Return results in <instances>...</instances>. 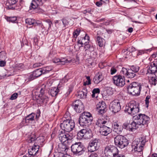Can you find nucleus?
Instances as JSON below:
<instances>
[{
	"instance_id": "nucleus-1",
	"label": "nucleus",
	"mask_w": 157,
	"mask_h": 157,
	"mask_svg": "<svg viewBox=\"0 0 157 157\" xmlns=\"http://www.w3.org/2000/svg\"><path fill=\"white\" fill-rule=\"evenodd\" d=\"M93 120V117L90 113L84 112L79 117L78 122L81 126L84 127L88 126L92 122Z\"/></svg>"
},
{
	"instance_id": "nucleus-2",
	"label": "nucleus",
	"mask_w": 157,
	"mask_h": 157,
	"mask_svg": "<svg viewBox=\"0 0 157 157\" xmlns=\"http://www.w3.org/2000/svg\"><path fill=\"white\" fill-rule=\"evenodd\" d=\"M141 88V84L137 82H132L127 87L128 93L133 95H139Z\"/></svg>"
},
{
	"instance_id": "nucleus-3",
	"label": "nucleus",
	"mask_w": 157,
	"mask_h": 157,
	"mask_svg": "<svg viewBox=\"0 0 157 157\" xmlns=\"http://www.w3.org/2000/svg\"><path fill=\"white\" fill-rule=\"evenodd\" d=\"M147 141L145 136L141 137L135 140L132 143V148L135 151L138 152L142 151L143 147Z\"/></svg>"
},
{
	"instance_id": "nucleus-4",
	"label": "nucleus",
	"mask_w": 157,
	"mask_h": 157,
	"mask_svg": "<svg viewBox=\"0 0 157 157\" xmlns=\"http://www.w3.org/2000/svg\"><path fill=\"white\" fill-rule=\"evenodd\" d=\"M139 104L138 102L132 101L128 104V106H126L125 111L133 116L139 112Z\"/></svg>"
},
{
	"instance_id": "nucleus-5",
	"label": "nucleus",
	"mask_w": 157,
	"mask_h": 157,
	"mask_svg": "<svg viewBox=\"0 0 157 157\" xmlns=\"http://www.w3.org/2000/svg\"><path fill=\"white\" fill-rule=\"evenodd\" d=\"M33 98L36 100L37 103L40 104L43 103L46 105L48 101V98L46 96H41L39 89L34 90L32 93Z\"/></svg>"
},
{
	"instance_id": "nucleus-6",
	"label": "nucleus",
	"mask_w": 157,
	"mask_h": 157,
	"mask_svg": "<svg viewBox=\"0 0 157 157\" xmlns=\"http://www.w3.org/2000/svg\"><path fill=\"white\" fill-rule=\"evenodd\" d=\"M104 153L106 157H116L118 153V151L115 147L109 145L105 147Z\"/></svg>"
},
{
	"instance_id": "nucleus-7",
	"label": "nucleus",
	"mask_w": 157,
	"mask_h": 157,
	"mask_svg": "<svg viewBox=\"0 0 157 157\" xmlns=\"http://www.w3.org/2000/svg\"><path fill=\"white\" fill-rule=\"evenodd\" d=\"M114 140L115 145L121 149L127 146L128 144V140L121 135L117 136L114 138Z\"/></svg>"
},
{
	"instance_id": "nucleus-8",
	"label": "nucleus",
	"mask_w": 157,
	"mask_h": 157,
	"mask_svg": "<svg viewBox=\"0 0 157 157\" xmlns=\"http://www.w3.org/2000/svg\"><path fill=\"white\" fill-rule=\"evenodd\" d=\"M75 126V123L72 120H64L60 125V127L62 130L68 132L72 131Z\"/></svg>"
},
{
	"instance_id": "nucleus-9",
	"label": "nucleus",
	"mask_w": 157,
	"mask_h": 157,
	"mask_svg": "<svg viewBox=\"0 0 157 157\" xmlns=\"http://www.w3.org/2000/svg\"><path fill=\"white\" fill-rule=\"evenodd\" d=\"M71 151L73 154L81 155L85 151L84 147L81 142H76L71 145Z\"/></svg>"
},
{
	"instance_id": "nucleus-10",
	"label": "nucleus",
	"mask_w": 157,
	"mask_h": 157,
	"mask_svg": "<svg viewBox=\"0 0 157 157\" xmlns=\"http://www.w3.org/2000/svg\"><path fill=\"white\" fill-rule=\"evenodd\" d=\"M133 119L139 125L146 124L148 123L150 120L149 117L145 114L142 113H140L134 116Z\"/></svg>"
},
{
	"instance_id": "nucleus-11",
	"label": "nucleus",
	"mask_w": 157,
	"mask_h": 157,
	"mask_svg": "<svg viewBox=\"0 0 157 157\" xmlns=\"http://www.w3.org/2000/svg\"><path fill=\"white\" fill-rule=\"evenodd\" d=\"M58 138L62 143L66 144H70L73 139L72 135L69 133H65L62 131L59 132Z\"/></svg>"
},
{
	"instance_id": "nucleus-12",
	"label": "nucleus",
	"mask_w": 157,
	"mask_h": 157,
	"mask_svg": "<svg viewBox=\"0 0 157 157\" xmlns=\"http://www.w3.org/2000/svg\"><path fill=\"white\" fill-rule=\"evenodd\" d=\"M109 108L114 113L119 112L121 108L119 101L117 100H115L111 102L109 105Z\"/></svg>"
},
{
	"instance_id": "nucleus-13",
	"label": "nucleus",
	"mask_w": 157,
	"mask_h": 157,
	"mask_svg": "<svg viewBox=\"0 0 157 157\" xmlns=\"http://www.w3.org/2000/svg\"><path fill=\"white\" fill-rule=\"evenodd\" d=\"M114 83L117 86H123L125 84V78L124 76L117 75L113 78Z\"/></svg>"
},
{
	"instance_id": "nucleus-14",
	"label": "nucleus",
	"mask_w": 157,
	"mask_h": 157,
	"mask_svg": "<svg viewBox=\"0 0 157 157\" xmlns=\"http://www.w3.org/2000/svg\"><path fill=\"white\" fill-rule=\"evenodd\" d=\"M100 143L98 140L95 139L91 140L89 143L88 147L89 151L93 152L97 150L100 147Z\"/></svg>"
},
{
	"instance_id": "nucleus-15",
	"label": "nucleus",
	"mask_w": 157,
	"mask_h": 157,
	"mask_svg": "<svg viewBox=\"0 0 157 157\" xmlns=\"http://www.w3.org/2000/svg\"><path fill=\"white\" fill-rule=\"evenodd\" d=\"M72 106L77 113H80L84 110V106L80 100L75 101L72 104Z\"/></svg>"
},
{
	"instance_id": "nucleus-16",
	"label": "nucleus",
	"mask_w": 157,
	"mask_h": 157,
	"mask_svg": "<svg viewBox=\"0 0 157 157\" xmlns=\"http://www.w3.org/2000/svg\"><path fill=\"white\" fill-rule=\"evenodd\" d=\"M146 75H154L157 72V65L153 62H151L150 65L147 67Z\"/></svg>"
},
{
	"instance_id": "nucleus-17",
	"label": "nucleus",
	"mask_w": 157,
	"mask_h": 157,
	"mask_svg": "<svg viewBox=\"0 0 157 157\" xmlns=\"http://www.w3.org/2000/svg\"><path fill=\"white\" fill-rule=\"evenodd\" d=\"M43 74L42 69L41 68L37 69L31 73L29 78V81L32 80L40 76Z\"/></svg>"
},
{
	"instance_id": "nucleus-18",
	"label": "nucleus",
	"mask_w": 157,
	"mask_h": 157,
	"mask_svg": "<svg viewBox=\"0 0 157 157\" xmlns=\"http://www.w3.org/2000/svg\"><path fill=\"white\" fill-rule=\"evenodd\" d=\"M46 0H32L30 6V9H36L38 6H42Z\"/></svg>"
},
{
	"instance_id": "nucleus-19",
	"label": "nucleus",
	"mask_w": 157,
	"mask_h": 157,
	"mask_svg": "<svg viewBox=\"0 0 157 157\" xmlns=\"http://www.w3.org/2000/svg\"><path fill=\"white\" fill-rule=\"evenodd\" d=\"M97 108L99 109L98 113L101 114H104L106 111L107 105L104 101L99 103L96 105Z\"/></svg>"
},
{
	"instance_id": "nucleus-20",
	"label": "nucleus",
	"mask_w": 157,
	"mask_h": 157,
	"mask_svg": "<svg viewBox=\"0 0 157 157\" xmlns=\"http://www.w3.org/2000/svg\"><path fill=\"white\" fill-rule=\"evenodd\" d=\"M35 116V114L34 113H32L28 115L25 117V118L23 119L22 122L23 124L25 123L27 124L29 123H31L33 121H34Z\"/></svg>"
},
{
	"instance_id": "nucleus-21",
	"label": "nucleus",
	"mask_w": 157,
	"mask_h": 157,
	"mask_svg": "<svg viewBox=\"0 0 157 157\" xmlns=\"http://www.w3.org/2000/svg\"><path fill=\"white\" fill-rule=\"evenodd\" d=\"M40 147L39 146L38 144H34L33 146L29 150L28 152L29 154L31 156H35L37 157L36 156L37 154Z\"/></svg>"
},
{
	"instance_id": "nucleus-22",
	"label": "nucleus",
	"mask_w": 157,
	"mask_h": 157,
	"mask_svg": "<svg viewBox=\"0 0 157 157\" xmlns=\"http://www.w3.org/2000/svg\"><path fill=\"white\" fill-rule=\"evenodd\" d=\"M112 128L113 131L117 134L120 133L123 130L122 126L117 121L113 122L112 124Z\"/></svg>"
},
{
	"instance_id": "nucleus-23",
	"label": "nucleus",
	"mask_w": 157,
	"mask_h": 157,
	"mask_svg": "<svg viewBox=\"0 0 157 157\" xmlns=\"http://www.w3.org/2000/svg\"><path fill=\"white\" fill-rule=\"evenodd\" d=\"M100 31L97 32L96 36V42L98 45L100 47H103L105 44V41L104 39L100 36Z\"/></svg>"
},
{
	"instance_id": "nucleus-24",
	"label": "nucleus",
	"mask_w": 157,
	"mask_h": 157,
	"mask_svg": "<svg viewBox=\"0 0 157 157\" xmlns=\"http://www.w3.org/2000/svg\"><path fill=\"white\" fill-rule=\"evenodd\" d=\"M100 133L102 135L107 136L112 132V129L110 128L105 125L101 127L100 129Z\"/></svg>"
},
{
	"instance_id": "nucleus-25",
	"label": "nucleus",
	"mask_w": 157,
	"mask_h": 157,
	"mask_svg": "<svg viewBox=\"0 0 157 157\" xmlns=\"http://www.w3.org/2000/svg\"><path fill=\"white\" fill-rule=\"evenodd\" d=\"M104 78L101 72H98L96 74L93 78L94 83L95 84H98L102 81Z\"/></svg>"
},
{
	"instance_id": "nucleus-26",
	"label": "nucleus",
	"mask_w": 157,
	"mask_h": 157,
	"mask_svg": "<svg viewBox=\"0 0 157 157\" xmlns=\"http://www.w3.org/2000/svg\"><path fill=\"white\" fill-rule=\"evenodd\" d=\"M61 89L59 86L56 87H52L49 91V94L53 97L56 96L58 93H59Z\"/></svg>"
},
{
	"instance_id": "nucleus-27",
	"label": "nucleus",
	"mask_w": 157,
	"mask_h": 157,
	"mask_svg": "<svg viewBox=\"0 0 157 157\" xmlns=\"http://www.w3.org/2000/svg\"><path fill=\"white\" fill-rule=\"evenodd\" d=\"M17 1V0H8L6 3V5L8 9L12 10H17V8L13 6Z\"/></svg>"
},
{
	"instance_id": "nucleus-28",
	"label": "nucleus",
	"mask_w": 157,
	"mask_h": 157,
	"mask_svg": "<svg viewBox=\"0 0 157 157\" xmlns=\"http://www.w3.org/2000/svg\"><path fill=\"white\" fill-rule=\"evenodd\" d=\"M69 144H66L62 143L59 146V149L60 150V152L65 153L67 151L68 148Z\"/></svg>"
},
{
	"instance_id": "nucleus-29",
	"label": "nucleus",
	"mask_w": 157,
	"mask_h": 157,
	"mask_svg": "<svg viewBox=\"0 0 157 157\" xmlns=\"http://www.w3.org/2000/svg\"><path fill=\"white\" fill-rule=\"evenodd\" d=\"M129 130L132 131L133 130L136 129L138 128L139 124H138L136 121H134L131 123H129Z\"/></svg>"
},
{
	"instance_id": "nucleus-30",
	"label": "nucleus",
	"mask_w": 157,
	"mask_h": 157,
	"mask_svg": "<svg viewBox=\"0 0 157 157\" xmlns=\"http://www.w3.org/2000/svg\"><path fill=\"white\" fill-rule=\"evenodd\" d=\"M78 96L80 98H86L87 94V90L86 88H84L81 91L78 92Z\"/></svg>"
},
{
	"instance_id": "nucleus-31",
	"label": "nucleus",
	"mask_w": 157,
	"mask_h": 157,
	"mask_svg": "<svg viewBox=\"0 0 157 157\" xmlns=\"http://www.w3.org/2000/svg\"><path fill=\"white\" fill-rule=\"evenodd\" d=\"M107 121L104 120L103 119H98L96 123V124L100 127V128L101 127H103L105 126V125L106 124Z\"/></svg>"
},
{
	"instance_id": "nucleus-32",
	"label": "nucleus",
	"mask_w": 157,
	"mask_h": 157,
	"mask_svg": "<svg viewBox=\"0 0 157 157\" xmlns=\"http://www.w3.org/2000/svg\"><path fill=\"white\" fill-rule=\"evenodd\" d=\"M152 75V76L149 80V82L151 85L155 86L157 83V72L155 74Z\"/></svg>"
},
{
	"instance_id": "nucleus-33",
	"label": "nucleus",
	"mask_w": 157,
	"mask_h": 157,
	"mask_svg": "<svg viewBox=\"0 0 157 157\" xmlns=\"http://www.w3.org/2000/svg\"><path fill=\"white\" fill-rule=\"evenodd\" d=\"M25 22L26 24L29 25H35L36 26V24H37V25L39 24H40V23H37L36 22L35 20L30 18L26 19L25 20Z\"/></svg>"
},
{
	"instance_id": "nucleus-34",
	"label": "nucleus",
	"mask_w": 157,
	"mask_h": 157,
	"mask_svg": "<svg viewBox=\"0 0 157 157\" xmlns=\"http://www.w3.org/2000/svg\"><path fill=\"white\" fill-rule=\"evenodd\" d=\"M92 136V132L90 129H87L85 133L84 137L83 139H89Z\"/></svg>"
},
{
	"instance_id": "nucleus-35",
	"label": "nucleus",
	"mask_w": 157,
	"mask_h": 157,
	"mask_svg": "<svg viewBox=\"0 0 157 157\" xmlns=\"http://www.w3.org/2000/svg\"><path fill=\"white\" fill-rule=\"evenodd\" d=\"M84 48L85 49V51L87 50L88 49H90V50L92 51L94 50L93 46L89 44V42H85L84 43Z\"/></svg>"
},
{
	"instance_id": "nucleus-36",
	"label": "nucleus",
	"mask_w": 157,
	"mask_h": 157,
	"mask_svg": "<svg viewBox=\"0 0 157 157\" xmlns=\"http://www.w3.org/2000/svg\"><path fill=\"white\" fill-rule=\"evenodd\" d=\"M42 69L43 74H44L49 73L50 71H52V67H46L41 68Z\"/></svg>"
},
{
	"instance_id": "nucleus-37",
	"label": "nucleus",
	"mask_w": 157,
	"mask_h": 157,
	"mask_svg": "<svg viewBox=\"0 0 157 157\" xmlns=\"http://www.w3.org/2000/svg\"><path fill=\"white\" fill-rule=\"evenodd\" d=\"M152 50L151 48L148 49H145L143 50H140L138 51V53H137V56L141 55L144 53H147V52H151Z\"/></svg>"
},
{
	"instance_id": "nucleus-38",
	"label": "nucleus",
	"mask_w": 157,
	"mask_h": 157,
	"mask_svg": "<svg viewBox=\"0 0 157 157\" xmlns=\"http://www.w3.org/2000/svg\"><path fill=\"white\" fill-rule=\"evenodd\" d=\"M136 75V74L134 72H132L131 70L130 69L128 70V71L126 77L128 78H132L134 77Z\"/></svg>"
},
{
	"instance_id": "nucleus-39",
	"label": "nucleus",
	"mask_w": 157,
	"mask_h": 157,
	"mask_svg": "<svg viewBox=\"0 0 157 157\" xmlns=\"http://www.w3.org/2000/svg\"><path fill=\"white\" fill-rule=\"evenodd\" d=\"M44 141V136H41L36 138V142H37V143L38 144H41L42 143H43Z\"/></svg>"
},
{
	"instance_id": "nucleus-40",
	"label": "nucleus",
	"mask_w": 157,
	"mask_h": 157,
	"mask_svg": "<svg viewBox=\"0 0 157 157\" xmlns=\"http://www.w3.org/2000/svg\"><path fill=\"white\" fill-rule=\"evenodd\" d=\"M139 67L137 66H132L131 67L130 70L132 71L135 73L138 71L139 70Z\"/></svg>"
},
{
	"instance_id": "nucleus-41",
	"label": "nucleus",
	"mask_w": 157,
	"mask_h": 157,
	"mask_svg": "<svg viewBox=\"0 0 157 157\" xmlns=\"http://www.w3.org/2000/svg\"><path fill=\"white\" fill-rule=\"evenodd\" d=\"M100 90L99 88H95L92 90V96L93 98L95 97V94L100 93Z\"/></svg>"
},
{
	"instance_id": "nucleus-42",
	"label": "nucleus",
	"mask_w": 157,
	"mask_h": 157,
	"mask_svg": "<svg viewBox=\"0 0 157 157\" xmlns=\"http://www.w3.org/2000/svg\"><path fill=\"white\" fill-rule=\"evenodd\" d=\"M36 138L35 136L32 135L28 139V142L29 143H33L36 140Z\"/></svg>"
},
{
	"instance_id": "nucleus-43",
	"label": "nucleus",
	"mask_w": 157,
	"mask_h": 157,
	"mask_svg": "<svg viewBox=\"0 0 157 157\" xmlns=\"http://www.w3.org/2000/svg\"><path fill=\"white\" fill-rule=\"evenodd\" d=\"M80 32V30L79 29H77L75 30L73 33V37L76 38L79 34Z\"/></svg>"
},
{
	"instance_id": "nucleus-44",
	"label": "nucleus",
	"mask_w": 157,
	"mask_h": 157,
	"mask_svg": "<svg viewBox=\"0 0 157 157\" xmlns=\"http://www.w3.org/2000/svg\"><path fill=\"white\" fill-rule=\"evenodd\" d=\"M128 71V70L126 68L123 67L122 68V70L121 71V75H123L126 76Z\"/></svg>"
},
{
	"instance_id": "nucleus-45",
	"label": "nucleus",
	"mask_w": 157,
	"mask_h": 157,
	"mask_svg": "<svg viewBox=\"0 0 157 157\" xmlns=\"http://www.w3.org/2000/svg\"><path fill=\"white\" fill-rule=\"evenodd\" d=\"M151 98V96L149 95H147L146 96L145 101V105H146V107L148 108L149 105V103L150 102V99Z\"/></svg>"
},
{
	"instance_id": "nucleus-46",
	"label": "nucleus",
	"mask_w": 157,
	"mask_h": 157,
	"mask_svg": "<svg viewBox=\"0 0 157 157\" xmlns=\"http://www.w3.org/2000/svg\"><path fill=\"white\" fill-rule=\"evenodd\" d=\"M17 20V18L15 17H7V21H10L12 23L15 22Z\"/></svg>"
},
{
	"instance_id": "nucleus-47",
	"label": "nucleus",
	"mask_w": 157,
	"mask_h": 157,
	"mask_svg": "<svg viewBox=\"0 0 157 157\" xmlns=\"http://www.w3.org/2000/svg\"><path fill=\"white\" fill-rule=\"evenodd\" d=\"M83 135L81 130L77 133V137L78 139H83Z\"/></svg>"
},
{
	"instance_id": "nucleus-48",
	"label": "nucleus",
	"mask_w": 157,
	"mask_h": 157,
	"mask_svg": "<svg viewBox=\"0 0 157 157\" xmlns=\"http://www.w3.org/2000/svg\"><path fill=\"white\" fill-rule=\"evenodd\" d=\"M87 81L84 82V85L86 86V85H89L91 84V80L90 76H86Z\"/></svg>"
},
{
	"instance_id": "nucleus-49",
	"label": "nucleus",
	"mask_w": 157,
	"mask_h": 157,
	"mask_svg": "<svg viewBox=\"0 0 157 157\" xmlns=\"http://www.w3.org/2000/svg\"><path fill=\"white\" fill-rule=\"evenodd\" d=\"M83 41L85 42H89L90 41V37L87 34H85V36L84 37L82 38Z\"/></svg>"
},
{
	"instance_id": "nucleus-50",
	"label": "nucleus",
	"mask_w": 157,
	"mask_h": 157,
	"mask_svg": "<svg viewBox=\"0 0 157 157\" xmlns=\"http://www.w3.org/2000/svg\"><path fill=\"white\" fill-rule=\"evenodd\" d=\"M60 62L62 63V64H64L66 63H70V61L67 60V59L66 58H62L60 59Z\"/></svg>"
},
{
	"instance_id": "nucleus-51",
	"label": "nucleus",
	"mask_w": 157,
	"mask_h": 157,
	"mask_svg": "<svg viewBox=\"0 0 157 157\" xmlns=\"http://www.w3.org/2000/svg\"><path fill=\"white\" fill-rule=\"evenodd\" d=\"M6 53L5 52L3 51H2L0 52V57L3 59H5L6 57Z\"/></svg>"
},
{
	"instance_id": "nucleus-52",
	"label": "nucleus",
	"mask_w": 157,
	"mask_h": 157,
	"mask_svg": "<svg viewBox=\"0 0 157 157\" xmlns=\"http://www.w3.org/2000/svg\"><path fill=\"white\" fill-rule=\"evenodd\" d=\"M17 93H15L11 95L10 98V99L11 100L15 99L17 98Z\"/></svg>"
},
{
	"instance_id": "nucleus-53",
	"label": "nucleus",
	"mask_w": 157,
	"mask_h": 157,
	"mask_svg": "<svg viewBox=\"0 0 157 157\" xmlns=\"http://www.w3.org/2000/svg\"><path fill=\"white\" fill-rule=\"evenodd\" d=\"M62 21L64 27H66L69 23L68 21L66 19H63L62 20Z\"/></svg>"
},
{
	"instance_id": "nucleus-54",
	"label": "nucleus",
	"mask_w": 157,
	"mask_h": 157,
	"mask_svg": "<svg viewBox=\"0 0 157 157\" xmlns=\"http://www.w3.org/2000/svg\"><path fill=\"white\" fill-rule=\"evenodd\" d=\"M64 118L66 120H71V117L68 113H66L64 115Z\"/></svg>"
},
{
	"instance_id": "nucleus-55",
	"label": "nucleus",
	"mask_w": 157,
	"mask_h": 157,
	"mask_svg": "<svg viewBox=\"0 0 157 157\" xmlns=\"http://www.w3.org/2000/svg\"><path fill=\"white\" fill-rule=\"evenodd\" d=\"M117 71L116 69L114 67H112L110 70L111 74L113 75L115 74Z\"/></svg>"
},
{
	"instance_id": "nucleus-56",
	"label": "nucleus",
	"mask_w": 157,
	"mask_h": 157,
	"mask_svg": "<svg viewBox=\"0 0 157 157\" xmlns=\"http://www.w3.org/2000/svg\"><path fill=\"white\" fill-rule=\"evenodd\" d=\"M73 89V87L71 86H70L69 87V89L68 90V91L66 93L67 95H69L70 93L72 91Z\"/></svg>"
},
{
	"instance_id": "nucleus-57",
	"label": "nucleus",
	"mask_w": 157,
	"mask_h": 157,
	"mask_svg": "<svg viewBox=\"0 0 157 157\" xmlns=\"http://www.w3.org/2000/svg\"><path fill=\"white\" fill-rule=\"evenodd\" d=\"M6 63V62L3 60L0 61V67H3L5 66Z\"/></svg>"
},
{
	"instance_id": "nucleus-58",
	"label": "nucleus",
	"mask_w": 157,
	"mask_h": 157,
	"mask_svg": "<svg viewBox=\"0 0 157 157\" xmlns=\"http://www.w3.org/2000/svg\"><path fill=\"white\" fill-rule=\"evenodd\" d=\"M52 61L54 63H57L60 62V59L55 57L52 60Z\"/></svg>"
},
{
	"instance_id": "nucleus-59",
	"label": "nucleus",
	"mask_w": 157,
	"mask_h": 157,
	"mask_svg": "<svg viewBox=\"0 0 157 157\" xmlns=\"http://www.w3.org/2000/svg\"><path fill=\"white\" fill-rule=\"evenodd\" d=\"M81 39L80 40H78V39L77 43L78 44H80L81 45L80 47L83 46V43H85V41H83L82 39V40H81Z\"/></svg>"
},
{
	"instance_id": "nucleus-60",
	"label": "nucleus",
	"mask_w": 157,
	"mask_h": 157,
	"mask_svg": "<svg viewBox=\"0 0 157 157\" xmlns=\"http://www.w3.org/2000/svg\"><path fill=\"white\" fill-rule=\"evenodd\" d=\"M39 90L40 91V94L41 96H45L44 95V88H41L40 89H39Z\"/></svg>"
},
{
	"instance_id": "nucleus-61",
	"label": "nucleus",
	"mask_w": 157,
	"mask_h": 157,
	"mask_svg": "<svg viewBox=\"0 0 157 157\" xmlns=\"http://www.w3.org/2000/svg\"><path fill=\"white\" fill-rule=\"evenodd\" d=\"M91 10L90 9H88L86 10L82 11V13L84 14H86L87 13H91Z\"/></svg>"
},
{
	"instance_id": "nucleus-62",
	"label": "nucleus",
	"mask_w": 157,
	"mask_h": 157,
	"mask_svg": "<svg viewBox=\"0 0 157 157\" xmlns=\"http://www.w3.org/2000/svg\"><path fill=\"white\" fill-rule=\"evenodd\" d=\"M129 124L127 123H125L123 124V127L129 130Z\"/></svg>"
},
{
	"instance_id": "nucleus-63",
	"label": "nucleus",
	"mask_w": 157,
	"mask_h": 157,
	"mask_svg": "<svg viewBox=\"0 0 157 157\" xmlns=\"http://www.w3.org/2000/svg\"><path fill=\"white\" fill-rule=\"evenodd\" d=\"M34 44L35 45H38V39L37 37H35L33 38Z\"/></svg>"
},
{
	"instance_id": "nucleus-64",
	"label": "nucleus",
	"mask_w": 157,
	"mask_h": 157,
	"mask_svg": "<svg viewBox=\"0 0 157 157\" xmlns=\"http://www.w3.org/2000/svg\"><path fill=\"white\" fill-rule=\"evenodd\" d=\"M89 157H98V156L97 153H93L91 154Z\"/></svg>"
}]
</instances>
